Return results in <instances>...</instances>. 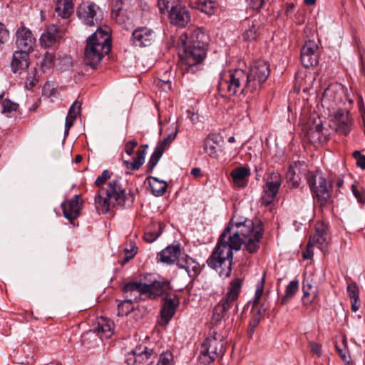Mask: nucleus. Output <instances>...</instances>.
Segmentation results:
<instances>
[{
    "mask_svg": "<svg viewBox=\"0 0 365 365\" xmlns=\"http://www.w3.org/2000/svg\"><path fill=\"white\" fill-rule=\"evenodd\" d=\"M263 230V225L258 219L244 221L232 219L207 259V265L220 276L228 277L232 270L233 251L240 250L244 244L247 252H256L259 248Z\"/></svg>",
    "mask_w": 365,
    "mask_h": 365,
    "instance_id": "1",
    "label": "nucleus"
},
{
    "mask_svg": "<svg viewBox=\"0 0 365 365\" xmlns=\"http://www.w3.org/2000/svg\"><path fill=\"white\" fill-rule=\"evenodd\" d=\"M269 64L257 61L247 73L242 69L224 73L219 81V91L228 96H235L257 90L269 76Z\"/></svg>",
    "mask_w": 365,
    "mask_h": 365,
    "instance_id": "2",
    "label": "nucleus"
},
{
    "mask_svg": "<svg viewBox=\"0 0 365 365\" xmlns=\"http://www.w3.org/2000/svg\"><path fill=\"white\" fill-rule=\"evenodd\" d=\"M95 185L98 188L95 197L98 211L106 213L111 206L125 205L127 197L120 178H112V173L104 170L96 178Z\"/></svg>",
    "mask_w": 365,
    "mask_h": 365,
    "instance_id": "3",
    "label": "nucleus"
},
{
    "mask_svg": "<svg viewBox=\"0 0 365 365\" xmlns=\"http://www.w3.org/2000/svg\"><path fill=\"white\" fill-rule=\"evenodd\" d=\"M168 287V282L165 280H158L153 275L148 274L144 281L134 282L127 284L123 288L125 293H130V298L126 299L118 304V315H128L134 307L133 302L141 299L142 296L149 298H155L164 294Z\"/></svg>",
    "mask_w": 365,
    "mask_h": 365,
    "instance_id": "4",
    "label": "nucleus"
},
{
    "mask_svg": "<svg viewBox=\"0 0 365 365\" xmlns=\"http://www.w3.org/2000/svg\"><path fill=\"white\" fill-rule=\"evenodd\" d=\"M179 56L183 66V69L187 72H195L197 67L205 59L207 49L197 46L187 44L186 35H180L178 40Z\"/></svg>",
    "mask_w": 365,
    "mask_h": 365,
    "instance_id": "5",
    "label": "nucleus"
},
{
    "mask_svg": "<svg viewBox=\"0 0 365 365\" xmlns=\"http://www.w3.org/2000/svg\"><path fill=\"white\" fill-rule=\"evenodd\" d=\"M242 280L236 278L230 283L228 291L225 296L219 302L213 310L212 317L215 321L221 320L225 314L230 310L232 307H237V300L241 291ZM237 308L235 307V311L237 312Z\"/></svg>",
    "mask_w": 365,
    "mask_h": 365,
    "instance_id": "6",
    "label": "nucleus"
},
{
    "mask_svg": "<svg viewBox=\"0 0 365 365\" xmlns=\"http://www.w3.org/2000/svg\"><path fill=\"white\" fill-rule=\"evenodd\" d=\"M307 182L314 197L320 206L325 205L330 197L331 185L329 183L319 172L308 173Z\"/></svg>",
    "mask_w": 365,
    "mask_h": 365,
    "instance_id": "7",
    "label": "nucleus"
},
{
    "mask_svg": "<svg viewBox=\"0 0 365 365\" xmlns=\"http://www.w3.org/2000/svg\"><path fill=\"white\" fill-rule=\"evenodd\" d=\"M77 14L79 19L89 26L98 24L103 19L99 6L89 1L82 3L78 8Z\"/></svg>",
    "mask_w": 365,
    "mask_h": 365,
    "instance_id": "8",
    "label": "nucleus"
},
{
    "mask_svg": "<svg viewBox=\"0 0 365 365\" xmlns=\"http://www.w3.org/2000/svg\"><path fill=\"white\" fill-rule=\"evenodd\" d=\"M154 351L145 344H138L127 355V365H150L153 363Z\"/></svg>",
    "mask_w": 365,
    "mask_h": 365,
    "instance_id": "9",
    "label": "nucleus"
},
{
    "mask_svg": "<svg viewBox=\"0 0 365 365\" xmlns=\"http://www.w3.org/2000/svg\"><path fill=\"white\" fill-rule=\"evenodd\" d=\"M113 322L106 317L98 319L97 327L94 330H90L84 336V340L104 341L109 339L113 334Z\"/></svg>",
    "mask_w": 365,
    "mask_h": 365,
    "instance_id": "10",
    "label": "nucleus"
},
{
    "mask_svg": "<svg viewBox=\"0 0 365 365\" xmlns=\"http://www.w3.org/2000/svg\"><path fill=\"white\" fill-rule=\"evenodd\" d=\"M177 134L178 128L176 126H173L170 128V132L167 135V136L163 140L160 141L158 143L148 163V173H151L153 171V170L160 160V158L162 157L165 150L170 146V145L175 139Z\"/></svg>",
    "mask_w": 365,
    "mask_h": 365,
    "instance_id": "11",
    "label": "nucleus"
},
{
    "mask_svg": "<svg viewBox=\"0 0 365 365\" xmlns=\"http://www.w3.org/2000/svg\"><path fill=\"white\" fill-rule=\"evenodd\" d=\"M281 176L278 173H272L264 186L262 204L269 205L275 198L281 185Z\"/></svg>",
    "mask_w": 365,
    "mask_h": 365,
    "instance_id": "12",
    "label": "nucleus"
},
{
    "mask_svg": "<svg viewBox=\"0 0 365 365\" xmlns=\"http://www.w3.org/2000/svg\"><path fill=\"white\" fill-rule=\"evenodd\" d=\"M155 38V32L152 29L139 26L133 30L131 41L135 46L148 47L154 43Z\"/></svg>",
    "mask_w": 365,
    "mask_h": 365,
    "instance_id": "13",
    "label": "nucleus"
},
{
    "mask_svg": "<svg viewBox=\"0 0 365 365\" xmlns=\"http://www.w3.org/2000/svg\"><path fill=\"white\" fill-rule=\"evenodd\" d=\"M224 352L222 344H202L199 360L204 365H210L217 357L222 356Z\"/></svg>",
    "mask_w": 365,
    "mask_h": 365,
    "instance_id": "14",
    "label": "nucleus"
},
{
    "mask_svg": "<svg viewBox=\"0 0 365 365\" xmlns=\"http://www.w3.org/2000/svg\"><path fill=\"white\" fill-rule=\"evenodd\" d=\"M308 173H310L307 170V166L300 162H294L292 163L287 173L286 180L289 186L293 188H297L299 186L302 178H307Z\"/></svg>",
    "mask_w": 365,
    "mask_h": 365,
    "instance_id": "15",
    "label": "nucleus"
},
{
    "mask_svg": "<svg viewBox=\"0 0 365 365\" xmlns=\"http://www.w3.org/2000/svg\"><path fill=\"white\" fill-rule=\"evenodd\" d=\"M351 124L352 120L349 117L348 112L339 110L334 113L330 126L336 133L346 135L350 132Z\"/></svg>",
    "mask_w": 365,
    "mask_h": 365,
    "instance_id": "16",
    "label": "nucleus"
},
{
    "mask_svg": "<svg viewBox=\"0 0 365 365\" xmlns=\"http://www.w3.org/2000/svg\"><path fill=\"white\" fill-rule=\"evenodd\" d=\"M319 47L314 41L309 40L305 42L301 49V61L306 68L316 65L318 62Z\"/></svg>",
    "mask_w": 365,
    "mask_h": 365,
    "instance_id": "17",
    "label": "nucleus"
},
{
    "mask_svg": "<svg viewBox=\"0 0 365 365\" xmlns=\"http://www.w3.org/2000/svg\"><path fill=\"white\" fill-rule=\"evenodd\" d=\"M138 4V0H115L113 5L112 18L119 24H125L126 17L124 12L131 10Z\"/></svg>",
    "mask_w": 365,
    "mask_h": 365,
    "instance_id": "18",
    "label": "nucleus"
},
{
    "mask_svg": "<svg viewBox=\"0 0 365 365\" xmlns=\"http://www.w3.org/2000/svg\"><path fill=\"white\" fill-rule=\"evenodd\" d=\"M109 52L110 51L101 50L100 48L93 45L92 43L86 41L84 63L92 68H96L103 56L108 54Z\"/></svg>",
    "mask_w": 365,
    "mask_h": 365,
    "instance_id": "19",
    "label": "nucleus"
},
{
    "mask_svg": "<svg viewBox=\"0 0 365 365\" xmlns=\"http://www.w3.org/2000/svg\"><path fill=\"white\" fill-rule=\"evenodd\" d=\"M36 43L32 32L25 27L19 28L16 33V44L21 51L30 52Z\"/></svg>",
    "mask_w": 365,
    "mask_h": 365,
    "instance_id": "20",
    "label": "nucleus"
},
{
    "mask_svg": "<svg viewBox=\"0 0 365 365\" xmlns=\"http://www.w3.org/2000/svg\"><path fill=\"white\" fill-rule=\"evenodd\" d=\"M169 18L171 24L184 27L190 20V15L188 9L182 4L172 6L169 13Z\"/></svg>",
    "mask_w": 365,
    "mask_h": 365,
    "instance_id": "21",
    "label": "nucleus"
},
{
    "mask_svg": "<svg viewBox=\"0 0 365 365\" xmlns=\"http://www.w3.org/2000/svg\"><path fill=\"white\" fill-rule=\"evenodd\" d=\"M82 201L80 195H76L73 198L61 203L64 217L70 221L76 219L80 215Z\"/></svg>",
    "mask_w": 365,
    "mask_h": 365,
    "instance_id": "22",
    "label": "nucleus"
},
{
    "mask_svg": "<svg viewBox=\"0 0 365 365\" xmlns=\"http://www.w3.org/2000/svg\"><path fill=\"white\" fill-rule=\"evenodd\" d=\"M87 41L93 45L106 51L110 50V36L108 29H98L95 33L88 37Z\"/></svg>",
    "mask_w": 365,
    "mask_h": 365,
    "instance_id": "23",
    "label": "nucleus"
},
{
    "mask_svg": "<svg viewBox=\"0 0 365 365\" xmlns=\"http://www.w3.org/2000/svg\"><path fill=\"white\" fill-rule=\"evenodd\" d=\"M179 305V299L176 296L173 298H166L163 303V307L160 311V319L159 323L161 325H166L172 319Z\"/></svg>",
    "mask_w": 365,
    "mask_h": 365,
    "instance_id": "24",
    "label": "nucleus"
},
{
    "mask_svg": "<svg viewBox=\"0 0 365 365\" xmlns=\"http://www.w3.org/2000/svg\"><path fill=\"white\" fill-rule=\"evenodd\" d=\"M343 91L340 86L331 85L324 92L322 103L328 106L338 105L342 101Z\"/></svg>",
    "mask_w": 365,
    "mask_h": 365,
    "instance_id": "25",
    "label": "nucleus"
},
{
    "mask_svg": "<svg viewBox=\"0 0 365 365\" xmlns=\"http://www.w3.org/2000/svg\"><path fill=\"white\" fill-rule=\"evenodd\" d=\"M181 35H186L187 44L195 46H199L207 49L209 36L202 29H195L190 33L186 32Z\"/></svg>",
    "mask_w": 365,
    "mask_h": 365,
    "instance_id": "26",
    "label": "nucleus"
},
{
    "mask_svg": "<svg viewBox=\"0 0 365 365\" xmlns=\"http://www.w3.org/2000/svg\"><path fill=\"white\" fill-rule=\"evenodd\" d=\"M29 53L23 51H16L14 53L11 63V70L14 73H21L29 67Z\"/></svg>",
    "mask_w": 365,
    "mask_h": 365,
    "instance_id": "27",
    "label": "nucleus"
},
{
    "mask_svg": "<svg viewBox=\"0 0 365 365\" xmlns=\"http://www.w3.org/2000/svg\"><path fill=\"white\" fill-rule=\"evenodd\" d=\"M60 37V29L56 25H51L41 34L40 41L42 46L48 48L54 45Z\"/></svg>",
    "mask_w": 365,
    "mask_h": 365,
    "instance_id": "28",
    "label": "nucleus"
},
{
    "mask_svg": "<svg viewBox=\"0 0 365 365\" xmlns=\"http://www.w3.org/2000/svg\"><path fill=\"white\" fill-rule=\"evenodd\" d=\"M177 265L180 269H185L190 277L197 276L200 272L199 263L187 255L179 259Z\"/></svg>",
    "mask_w": 365,
    "mask_h": 365,
    "instance_id": "29",
    "label": "nucleus"
},
{
    "mask_svg": "<svg viewBox=\"0 0 365 365\" xmlns=\"http://www.w3.org/2000/svg\"><path fill=\"white\" fill-rule=\"evenodd\" d=\"M250 175V170L245 167L240 166L235 168L231 172L234 185L238 187H245L247 185V178Z\"/></svg>",
    "mask_w": 365,
    "mask_h": 365,
    "instance_id": "30",
    "label": "nucleus"
},
{
    "mask_svg": "<svg viewBox=\"0 0 365 365\" xmlns=\"http://www.w3.org/2000/svg\"><path fill=\"white\" fill-rule=\"evenodd\" d=\"M180 252V248L178 245H170L161 251L160 255V260L167 264H173L177 259H179Z\"/></svg>",
    "mask_w": 365,
    "mask_h": 365,
    "instance_id": "31",
    "label": "nucleus"
},
{
    "mask_svg": "<svg viewBox=\"0 0 365 365\" xmlns=\"http://www.w3.org/2000/svg\"><path fill=\"white\" fill-rule=\"evenodd\" d=\"M220 138V136L212 134L209 135L205 140V151L211 158H215L218 155L217 146Z\"/></svg>",
    "mask_w": 365,
    "mask_h": 365,
    "instance_id": "32",
    "label": "nucleus"
},
{
    "mask_svg": "<svg viewBox=\"0 0 365 365\" xmlns=\"http://www.w3.org/2000/svg\"><path fill=\"white\" fill-rule=\"evenodd\" d=\"M148 145H141L137 150V158L134 159L133 162L124 160L123 163L128 169L131 170H138L144 163L145 151Z\"/></svg>",
    "mask_w": 365,
    "mask_h": 365,
    "instance_id": "33",
    "label": "nucleus"
},
{
    "mask_svg": "<svg viewBox=\"0 0 365 365\" xmlns=\"http://www.w3.org/2000/svg\"><path fill=\"white\" fill-rule=\"evenodd\" d=\"M55 11L58 16L67 19L73 12V4L71 0H58Z\"/></svg>",
    "mask_w": 365,
    "mask_h": 365,
    "instance_id": "34",
    "label": "nucleus"
},
{
    "mask_svg": "<svg viewBox=\"0 0 365 365\" xmlns=\"http://www.w3.org/2000/svg\"><path fill=\"white\" fill-rule=\"evenodd\" d=\"M149 185L155 196H161L165 191L168 184L164 180H160L155 177H149Z\"/></svg>",
    "mask_w": 365,
    "mask_h": 365,
    "instance_id": "35",
    "label": "nucleus"
},
{
    "mask_svg": "<svg viewBox=\"0 0 365 365\" xmlns=\"http://www.w3.org/2000/svg\"><path fill=\"white\" fill-rule=\"evenodd\" d=\"M162 233L161 225L158 222L152 223L145 232L144 239L148 242H154Z\"/></svg>",
    "mask_w": 365,
    "mask_h": 365,
    "instance_id": "36",
    "label": "nucleus"
},
{
    "mask_svg": "<svg viewBox=\"0 0 365 365\" xmlns=\"http://www.w3.org/2000/svg\"><path fill=\"white\" fill-rule=\"evenodd\" d=\"M307 135L309 140L312 143H322L326 140L322 124H317L314 128H311L307 133Z\"/></svg>",
    "mask_w": 365,
    "mask_h": 365,
    "instance_id": "37",
    "label": "nucleus"
},
{
    "mask_svg": "<svg viewBox=\"0 0 365 365\" xmlns=\"http://www.w3.org/2000/svg\"><path fill=\"white\" fill-rule=\"evenodd\" d=\"M196 4L199 10L208 15L214 14L217 6L216 0H197Z\"/></svg>",
    "mask_w": 365,
    "mask_h": 365,
    "instance_id": "38",
    "label": "nucleus"
},
{
    "mask_svg": "<svg viewBox=\"0 0 365 365\" xmlns=\"http://www.w3.org/2000/svg\"><path fill=\"white\" fill-rule=\"evenodd\" d=\"M335 348L345 365H354L347 344H335Z\"/></svg>",
    "mask_w": 365,
    "mask_h": 365,
    "instance_id": "39",
    "label": "nucleus"
},
{
    "mask_svg": "<svg viewBox=\"0 0 365 365\" xmlns=\"http://www.w3.org/2000/svg\"><path fill=\"white\" fill-rule=\"evenodd\" d=\"M299 288L298 281H291L287 286L285 294L282 299V304H285L297 293Z\"/></svg>",
    "mask_w": 365,
    "mask_h": 365,
    "instance_id": "40",
    "label": "nucleus"
},
{
    "mask_svg": "<svg viewBox=\"0 0 365 365\" xmlns=\"http://www.w3.org/2000/svg\"><path fill=\"white\" fill-rule=\"evenodd\" d=\"M259 25L257 22H252L251 25H249V29H246L243 34V38L245 41H252L255 40L258 35V30Z\"/></svg>",
    "mask_w": 365,
    "mask_h": 365,
    "instance_id": "41",
    "label": "nucleus"
},
{
    "mask_svg": "<svg viewBox=\"0 0 365 365\" xmlns=\"http://www.w3.org/2000/svg\"><path fill=\"white\" fill-rule=\"evenodd\" d=\"M309 242H311L313 246H317L322 251L325 250L328 245L327 237H310Z\"/></svg>",
    "mask_w": 365,
    "mask_h": 365,
    "instance_id": "42",
    "label": "nucleus"
},
{
    "mask_svg": "<svg viewBox=\"0 0 365 365\" xmlns=\"http://www.w3.org/2000/svg\"><path fill=\"white\" fill-rule=\"evenodd\" d=\"M156 365H174L173 354L170 351L162 353Z\"/></svg>",
    "mask_w": 365,
    "mask_h": 365,
    "instance_id": "43",
    "label": "nucleus"
},
{
    "mask_svg": "<svg viewBox=\"0 0 365 365\" xmlns=\"http://www.w3.org/2000/svg\"><path fill=\"white\" fill-rule=\"evenodd\" d=\"M54 58V55L53 53H51L49 52H46L45 53L44 57L41 63V68L44 72L53 66Z\"/></svg>",
    "mask_w": 365,
    "mask_h": 365,
    "instance_id": "44",
    "label": "nucleus"
},
{
    "mask_svg": "<svg viewBox=\"0 0 365 365\" xmlns=\"http://www.w3.org/2000/svg\"><path fill=\"white\" fill-rule=\"evenodd\" d=\"M36 70L32 69L29 72L28 76L26 78V82H25V88L27 90L32 89L33 87L35 86L36 83L37 81L36 77Z\"/></svg>",
    "mask_w": 365,
    "mask_h": 365,
    "instance_id": "45",
    "label": "nucleus"
},
{
    "mask_svg": "<svg viewBox=\"0 0 365 365\" xmlns=\"http://www.w3.org/2000/svg\"><path fill=\"white\" fill-rule=\"evenodd\" d=\"M81 104L79 101H75L69 108L68 118L76 120L78 113L80 112Z\"/></svg>",
    "mask_w": 365,
    "mask_h": 365,
    "instance_id": "46",
    "label": "nucleus"
},
{
    "mask_svg": "<svg viewBox=\"0 0 365 365\" xmlns=\"http://www.w3.org/2000/svg\"><path fill=\"white\" fill-rule=\"evenodd\" d=\"M137 253V247L135 244L130 243V249L125 248V257L124 260L122 262L123 264H125L127 262H128L130 259H131L135 254Z\"/></svg>",
    "mask_w": 365,
    "mask_h": 365,
    "instance_id": "47",
    "label": "nucleus"
},
{
    "mask_svg": "<svg viewBox=\"0 0 365 365\" xmlns=\"http://www.w3.org/2000/svg\"><path fill=\"white\" fill-rule=\"evenodd\" d=\"M347 292L350 300L359 299V290L355 283L349 284L347 286Z\"/></svg>",
    "mask_w": 365,
    "mask_h": 365,
    "instance_id": "48",
    "label": "nucleus"
},
{
    "mask_svg": "<svg viewBox=\"0 0 365 365\" xmlns=\"http://www.w3.org/2000/svg\"><path fill=\"white\" fill-rule=\"evenodd\" d=\"M224 340V336L217 331L215 329L210 330L208 336L206 339L205 342H212L213 341L222 342Z\"/></svg>",
    "mask_w": 365,
    "mask_h": 365,
    "instance_id": "49",
    "label": "nucleus"
},
{
    "mask_svg": "<svg viewBox=\"0 0 365 365\" xmlns=\"http://www.w3.org/2000/svg\"><path fill=\"white\" fill-rule=\"evenodd\" d=\"M327 237V227L323 222H317L315 225V232L312 237Z\"/></svg>",
    "mask_w": 365,
    "mask_h": 365,
    "instance_id": "50",
    "label": "nucleus"
},
{
    "mask_svg": "<svg viewBox=\"0 0 365 365\" xmlns=\"http://www.w3.org/2000/svg\"><path fill=\"white\" fill-rule=\"evenodd\" d=\"M351 190L354 197L356 198L357 201L360 203H365V192L364 190H359L356 186L353 185L351 186Z\"/></svg>",
    "mask_w": 365,
    "mask_h": 365,
    "instance_id": "51",
    "label": "nucleus"
},
{
    "mask_svg": "<svg viewBox=\"0 0 365 365\" xmlns=\"http://www.w3.org/2000/svg\"><path fill=\"white\" fill-rule=\"evenodd\" d=\"M17 108V105L14 103H12L9 100H4L1 103V112H11L13 110H16Z\"/></svg>",
    "mask_w": 365,
    "mask_h": 365,
    "instance_id": "52",
    "label": "nucleus"
},
{
    "mask_svg": "<svg viewBox=\"0 0 365 365\" xmlns=\"http://www.w3.org/2000/svg\"><path fill=\"white\" fill-rule=\"evenodd\" d=\"M264 290V278L262 279L260 282H258L257 286V289L255 292L254 305L257 306L259 303V299L262 296Z\"/></svg>",
    "mask_w": 365,
    "mask_h": 365,
    "instance_id": "53",
    "label": "nucleus"
},
{
    "mask_svg": "<svg viewBox=\"0 0 365 365\" xmlns=\"http://www.w3.org/2000/svg\"><path fill=\"white\" fill-rule=\"evenodd\" d=\"M353 156L356 160V164L362 169H365V155L361 154L359 151H355Z\"/></svg>",
    "mask_w": 365,
    "mask_h": 365,
    "instance_id": "54",
    "label": "nucleus"
},
{
    "mask_svg": "<svg viewBox=\"0 0 365 365\" xmlns=\"http://www.w3.org/2000/svg\"><path fill=\"white\" fill-rule=\"evenodd\" d=\"M138 145V142L135 140L128 141L125 145V152L128 155H131L133 153L134 148Z\"/></svg>",
    "mask_w": 365,
    "mask_h": 365,
    "instance_id": "55",
    "label": "nucleus"
},
{
    "mask_svg": "<svg viewBox=\"0 0 365 365\" xmlns=\"http://www.w3.org/2000/svg\"><path fill=\"white\" fill-rule=\"evenodd\" d=\"M313 245L311 244V242H308L307 247L305 251L303 252V258L307 259H311L314 255L313 252Z\"/></svg>",
    "mask_w": 365,
    "mask_h": 365,
    "instance_id": "56",
    "label": "nucleus"
},
{
    "mask_svg": "<svg viewBox=\"0 0 365 365\" xmlns=\"http://www.w3.org/2000/svg\"><path fill=\"white\" fill-rule=\"evenodd\" d=\"M9 37V31L5 26L0 23V41L4 43Z\"/></svg>",
    "mask_w": 365,
    "mask_h": 365,
    "instance_id": "57",
    "label": "nucleus"
},
{
    "mask_svg": "<svg viewBox=\"0 0 365 365\" xmlns=\"http://www.w3.org/2000/svg\"><path fill=\"white\" fill-rule=\"evenodd\" d=\"M173 0H158V5L161 13L165 12L169 7V4Z\"/></svg>",
    "mask_w": 365,
    "mask_h": 365,
    "instance_id": "58",
    "label": "nucleus"
},
{
    "mask_svg": "<svg viewBox=\"0 0 365 365\" xmlns=\"http://www.w3.org/2000/svg\"><path fill=\"white\" fill-rule=\"evenodd\" d=\"M312 289V286L309 283L304 281L303 282V298L305 299L306 297L310 296V290Z\"/></svg>",
    "mask_w": 365,
    "mask_h": 365,
    "instance_id": "59",
    "label": "nucleus"
},
{
    "mask_svg": "<svg viewBox=\"0 0 365 365\" xmlns=\"http://www.w3.org/2000/svg\"><path fill=\"white\" fill-rule=\"evenodd\" d=\"M321 344H312L311 350L312 352L316 354L317 356L321 354Z\"/></svg>",
    "mask_w": 365,
    "mask_h": 365,
    "instance_id": "60",
    "label": "nucleus"
},
{
    "mask_svg": "<svg viewBox=\"0 0 365 365\" xmlns=\"http://www.w3.org/2000/svg\"><path fill=\"white\" fill-rule=\"evenodd\" d=\"M187 117L190 118L191 122L192 123H195L197 122V118H198L197 115H195L194 112H192L190 110H187Z\"/></svg>",
    "mask_w": 365,
    "mask_h": 365,
    "instance_id": "61",
    "label": "nucleus"
},
{
    "mask_svg": "<svg viewBox=\"0 0 365 365\" xmlns=\"http://www.w3.org/2000/svg\"><path fill=\"white\" fill-rule=\"evenodd\" d=\"M75 120L69 119L68 116L66 117V123H65V133H67L70 129V128L73 125V121Z\"/></svg>",
    "mask_w": 365,
    "mask_h": 365,
    "instance_id": "62",
    "label": "nucleus"
},
{
    "mask_svg": "<svg viewBox=\"0 0 365 365\" xmlns=\"http://www.w3.org/2000/svg\"><path fill=\"white\" fill-rule=\"evenodd\" d=\"M358 301H359V299L351 300V310L354 312H357L359 309V305L358 304Z\"/></svg>",
    "mask_w": 365,
    "mask_h": 365,
    "instance_id": "63",
    "label": "nucleus"
},
{
    "mask_svg": "<svg viewBox=\"0 0 365 365\" xmlns=\"http://www.w3.org/2000/svg\"><path fill=\"white\" fill-rule=\"evenodd\" d=\"M191 174L194 177L197 178L201 175V170L198 168H194L191 170Z\"/></svg>",
    "mask_w": 365,
    "mask_h": 365,
    "instance_id": "64",
    "label": "nucleus"
}]
</instances>
